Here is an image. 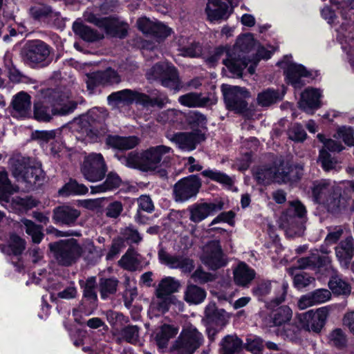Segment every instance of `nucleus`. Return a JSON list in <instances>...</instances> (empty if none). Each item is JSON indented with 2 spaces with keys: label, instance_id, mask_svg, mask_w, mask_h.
I'll list each match as a JSON object with an SVG mask.
<instances>
[{
  "label": "nucleus",
  "instance_id": "e2e57ef3",
  "mask_svg": "<svg viewBox=\"0 0 354 354\" xmlns=\"http://www.w3.org/2000/svg\"><path fill=\"white\" fill-rule=\"evenodd\" d=\"M202 175L226 185L230 186L232 185V178L227 175L220 171L207 169L202 172Z\"/></svg>",
  "mask_w": 354,
  "mask_h": 354
},
{
  "label": "nucleus",
  "instance_id": "0eeeda50",
  "mask_svg": "<svg viewBox=\"0 0 354 354\" xmlns=\"http://www.w3.org/2000/svg\"><path fill=\"white\" fill-rule=\"evenodd\" d=\"M204 342L203 335L194 326H184L170 347L174 354H194Z\"/></svg>",
  "mask_w": 354,
  "mask_h": 354
},
{
  "label": "nucleus",
  "instance_id": "3c124183",
  "mask_svg": "<svg viewBox=\"0 0 354 354\" xmlns=\"http://www.w3.org/2000/svg\"><path fill=\"white\" fill-rule=\"evenodd\" d=\"M88 188L83 184H80L76 180L70 179L58 191V194L62 196H68L69 195H82L88 192Z\"/></svg>",
  "mask_w": 354,
  "mask_h": 354
},
{
  "label": "nucleus",
  "instance_id": "bb28decb",
  "mask_svg": "<svg viewBox=\"0 0 354 354\" xmlns=\"http://www.w3.org/2000/svg\"><path fill=\"white\" fill-rule=\"evenodd\" d=\"M31 97L24 91L19 92L13 96L11 106L12 113L17 117L26 118L30 115Z\"/></svg>",
  "mask_w": 354,
  "mask_h": 354
},
{
  "label": "nucleus",
  "instance_id": "1a4fd4ad",
  "mask_svg": "<svg viewBox=\"0 0 354 354\" xmlns=\"http://www.w3.org/2000/svg\"><path fill=\"white\" fill-rule=\"evenodd\" d=\"M84 20L104 30L106 34L112 37L123 39L127 35V24L112 17H99L91 12H85Z\"/></svg>",
  "mask_w": 354,
  "mask_h": 354
},
{
  "label": "nucleus",
  "instance_id": "bf43d9fd",
  "mask_svg": "<svg viewBox=\"0 0 354 354\" xmlns=\"http://www.w3.org/2000/svg\"><path fill=\"white\" fill-rule=\"evenodd\" d=\"M139 327L136 325H128L122 328L120 335L128 343L136 344L139 340Z\"/></svg>",
  "mask_w": 354,
  "mask_h": 354
},
{
  "label": "nucleus",
  "instance_id": "37998d69",
  "mask_svg": "<svg viewBox=\"0 0 354 354\" xmlns=\"http://www.w3.org/2000/svg\"><path fill=\"white\" fill-rule=\"evenodd\" d=\"M119 281L115 277L100 278L98 283L99 291L102 299H106L118 290Z\"/></svg>",
  "mask_w": 354,
  "mask_h": 354
},
{
  "label": "nucleus",
  "instance_id": "79ce46f5",
  "mask_svg": "<svg viewBox=\"0 0 354 354\" xmlns=\"http://www.w3.org/2000/svg\"><path fill=\"white\" fill-rule=\"evenodd\" d=\"M179 102L188 107H202L209 102L208 96H203L201 93H189L179 97Z\"/></svg>",
  "mask_w": 354,
  "mask_h": 354
},
{
  "label": "nucleus",
  "instance_id": "9b49d317",
  "mask_svg": "<svg viewBox=\"0 0 354 354\" xmlns=\"http://www.w3.org/2000/svg\"><path fill=\"white\" fill-rule=\"evenodd\" d=\"M107 171V166L101 153H92L86 156L81 165V173L91 182L103 179Z\"/></svg>",
  "mask_w": 354,
  "mask_h": 354
},
{
  "label": "nucleus",
  "instance_id": "2eb2a0df",
  "mask_svg": "<svg viewBox=\"0 0 354 354\" xmlns=\"http://www.w3.org/2000/svg\"><path fill=\"white\" fill-rule=\"evenodd\" d=\"M306 208L299 201H293L280 218V226L284 229L301 228Z\"/></svg>",
  "mask_w": 354,
  "mask_h": 354
},
{
  "label": "nucleus",
  "instance_id": "13d9d810",
  "mask_svg": "<svg viewBox=\"0 0 354 354\" xmlns=\"http://www.w3.org/2000/svg\"><path fill=\"white\" fill-rule=\"evenodd\" d=\"M274 174V167H264L259 169L254 176L259 183L269 185L275 183Z\"/></svg>",
  "mask_w": 354,
  "mask_h": 354
},
{
  "label": "nucleus",
  "instance_id": "f704fd0d",
  "mask_svg": "<svg viewBox=\"0 0 354 354\" xmlns=\"http://www.w3.org/2000/svg\"><path fill=\"white\" fill-rule=\"evenodd\" d=\"M234 283L241 287L248 286L254 279L256 272L246 263L241 262L233 271Z\"/></svg>",
  "mask_w": 354,
  "mask_h": 354
},
{
  "label": "nucleus",
  "instance_id": "f8f14e48",
  "mask_svg": "<svg viewBox=\"0 0 354 354\" xmlns=\"http://www.w3.org/2000/svg\"><path fill=\"white\" fill-rule=\"evenodd\" d=\"M201 187V179L196 175H190L180 179L173 187L175 201L183 202L196 196Z\"/></svg>",
  "mask_w": 354,
  "mask_h": 354
},
{
  "label": "nucleus",
  "instance_id": "680f3d73",
  "mask_svg": "<svg viewBox=\"0 0 354 354\" xmlns=\"http://www.w3.org/2000/svg\"><path fill=\"white\" fill-rule=\"evenodd\" d=\"M288 138L297 142H304L307 136V133L304 127L297 123L293 124L288 129Z\"/></svg>",
  "mask_w": 354,
  "mask_h": 354
},
{
  "label": "nucleus",
  "instance_id": "412c9836",
  "mask_svg": "<svg viewBox=\"0 0 354 354\" xmlns=\"http://www.w3.org/2000/svg\"><path fill=\"white\" fill-rule=\"evenodd\" d=\"M335 257L340 266L348 269L354 257V239L348 236L335 247Z\"/></svg>",
  "mask_w": 354,
  "mask_h": 354
},
{
  "label": "nucleus",
  "instance_id": "774afa93",
  "mask_svg": "<svg viewBox=\"0 0 354 354\" xmlns=\"http://www.w3.org/2000/svg\"><path fill=\"white\" fill-rule=\"evenodd\" d=\"M26 242L18 235H12L10 237L9 248L15 255H20L26 248Z\"/></svg>",
  "mask_w": 354,
  "mask_h": 354
},
{
  "label": "nucleus",
  "instance_id": "4be33fe9",
  "mask_svg": "<svg viewBox=\"0 0 354 354\" xmlns=\"http://www.w3.org/2000/svg\"><path fill=\"white\" fill-rule=\"evenodd\" d=\"M80 216V211L70 205H60L53 211L54 223L67 226L74 225Z\"/></svg>",
  "mask_w": 354,
  "mask_h": 354
},
{
  "label": "nucleus",
  "instance_id": "49530a36",
  "mask_svg": "<svg viewBox=\"0 0 354 354\" xmlns=\"http://www.w3.org/2000/svg\"><path fill=\"white\" fill-rule=\"evenodd\" d=\"M80 285L83 289V297L91 304H95L97 301L96 288L98 283L95 277H90L85 281H80Z\"/></svg>",
  "mask_w": 354,
  "mask_h": 354
},
{
  "label": "nucleus",
  "instance_id": "2f4dec72",
  "mask_svg": "<svg viewBox=\"0 0 354 354\" xmlns=\"http://www.w3.org/2000/svg\"><path fill=\"white\" fill-rule=\"evenodd\" d=\"M75 34L87 42H96L104 38V34L77 20L73 24Z\"/></svg>",
  "mask_w": 354,
  "mask_h": 354
},
{
  "label": "nucleus",
  "instance_id": "c9c22d12",
  "mask_svg": "<svg viewBox=\"0 0 354 354\" xmlns=\"http://www.w3.org/2000/svg\"><path fill=\"white\" fill-rule=\"evenodd\" d=\"M336 187L328 179L315 180L311 187L313 197L315 201L320 204Z\"/></svg>",
  "mask_w": 354,
  "mask_h": 354
},
{
  "label": "nucleus",
  "instance_id": "f03ea898",
  "mask_svg": "<svg viewBox=\"0 0 354 354\" xmlns=\"http://www.w3.org/2000/svg\"><path fill=\"white\" fill-rule=\"evenodd\" d=\"M254 46L252 34H245L237 39L232 52H227V57L223 60V64L234 75L241 77L243 70L250 62L246 56Z\"/></svg>",
  "mask_w": 354,
  "mask_h": 354
},
{
  "label": "nucleus",
  "instance_id": "052dcab7",
  "mask_svg": "<svg viewBox=\"0 0 354 354\" xmlns=\"http://www.w3.org/2000/svg\"><path fill=\"white\" fill-rule=\"evenodd\" d=\"M318 161L321 163L322 168L326 171L337 169L338 164L337 160L332 157L329 152L326 151V149H320Z\"/></svg>",
  "mask_w": 354,
  "mask_h": 354
},
{
  "label": "nucleus",
  "instance_id": "5fc2aeb1",
  "mask_svg": "<svg viewBox=\"0 0 354 354\" xmlns=\"http://www.w3.org/2000/svg\"><path fill=\"white\" fill-rule=\"evenodd\" d=\"M292 311L288 306H281L277 308L272 315L274 326H281L291 320Z\"/></svg>",
  "mask_w": 354,
  "mask_h": 354
},
{
  "label": "nucleus",
  "instance_id": "ddd939ff",
  "mask_svg": "<svg viewBox=\"0 0 354 354\" xmlns=\"http://www.w3.org/2000/svg\"><path fill=\"white\" fill-rule=\"evenodd\" d=\"M202 262L209 269L216 270L226 264L220 242L217 240L209 241L203 248Z\"/></svg>",
  "mask_w": 354,
  "mask_h": 354
},
{
  "label": "nucleus",
  "instance_id": "6ab92c4d",
  "mask_svg": "<svg viewBox=\"0 0 354 354\" xmlns=\"http://www.w3.org/2000/svg\"><path fill=\"white\" fill-rule=\"evenodd\" d=\"M297 263L298 269H311L318 272L328 271L332 268L331 258L318 254H311L308 257L300 258Z\"/></svg>",
  "mask_w": 354,
  "mask_h": 354
},
{
  "label": "nucleus",
  "instance_id": "7c9ffc66",
  "mask_svg": "<svg viewBox=\"0 0 354 354\" xmlns=\"http://www.w3.org/2000/svg\"><path fill=\"white\" fill-rule=\"evenodd\" d=\"M328 212L337 214L345 206V201L342 197V189L336 187L320 203Z\"/></svg>",
  "mask_w": 354,
  "mask_h": 354
},
{
  "label": "nucleus",
  "instance_id": "393cba45",
  "mask_svg": "<svg viewBox=\"0 0 354 354\" xmlns=\"http://www.w3.org/2000/svg\"><path fill=\"white\" fill-rule=\"evenodd\" d=\"M221 208L222 205L212 203H195L188 208L189 219L192 222L199 223L205 219L212 212L220 210Z\"/></svg>",
  "mask_w": 354,
  "mask_h": 354
},
{
  "label": "nucleus",
  "instance_id": "de8ad7c7",
  "mask_svg": "<svg viewBox=\"0 0 354 354\" xmlns=\"http://www.w3.org/2000/svg\"><path fill=\"white\" fill-rule=\"evenodd\" d=\"M153 148L158 167H169L172 160L173 149L163 145L154 146Z\"/></svg>",
  "mask_w": 354,
  "mask_h": 354
},
{
  "label": "nucleus",
  "instance_id": "0e129e2a",
  "mask_svg": "<svg viewBox=\"0 0 354 354\" xmlns=\"http://www.w3.org/2000/svg\"><path fill=\"white\" fill-rule=\"evenodd\" d=\"M329 339L332 345L339 348L346 346L347 342L346 335L340 328L333 330L329 335Z\"/></svg>",
  "mask_w": 354,
  "mask_h": 354
},
{
  "label": "nucleus",
  "instance_id": "72a5a7b5",
  "mask_svg": "<svg viewBox=\"0 0 354 354\" xmlns=\"http://www.w3.org/2000/svg\"><path fill=\"white\" fill-rule=\"evenodd\" d=\"M178 333V327L174 325L165 324L158 328L154 333V339L158 348H166L170 339L174 337Z\"/></svg>",
  "mask_w": 354,
  "mask_h": 354
},
{
  "label": "nucleus",
  "instance_id": "4468645a",
  "mask_svg": "<svg viewBox=\"0 0 354 354\" xmlns=\"http://www.w3.org/2000/svg\"><path fill=\"white\" fill-rule=\"evenodd\" d=\"M328 315L326 307L317 309L315 312L308 310L299 315V320L301 326L308 331L319 333L324 327Z\"/></svg>",
  "mask_w": 354,
  "mask_h": 354
},
{
  "label": "nucleus",
  "instance_id": "a878e982",
  "mask_svg": "<svg viewBox=\"0 0 354 354\" xmlns=\"http://www.w3.org/2000/svg\"><path fill=\"white\" fill-rule=\"evenodd\" d=\"M139 95L140 92L136 90L124 89L110 94L107 101L109 105L115 108L120 104L129 105L134 102L138 104Z\"/></svg>",
  "mask_w": 354,
  "mask_h": 354
},
{
  "label": "nucleus",
  "instance_id": "20e7f679",
  "mask_svg": "<svg viewBox=\"0 0 354 354\" xmlns=\"http://www.w3.org/2000/svg\"><path fill=\"white\" fill-rule=\"evenodd\" d=\"M118 160L125 166L140 170L144 172H154L157 171L162 177L167 173L164 169H159L153 147H150L141 153L130 152L127 156H118Z\"/></svg>",
  "mask_w": 354,
  "mask_h": 354
},
{
  "label": "nucleus",
  "instance_id": "9d476101",
  "mask_svg": "<svg viewBox=\"0 0 354 354\" xmlns=\"http://www.w3.org/2000/svg\"><path fill=\"white\" fill-rule=\"evenodd\" d=\"M222 92L225 106L228 110L236 113H243L248 111L247 98L250 97V92L244 87L223 84Z\"/></svg>",
  "mask_w": 354,
  "mask_h": 354
},
{
  "label": "nucleus",
  "instance_id": "338daca9",
  "mask_svg": "<svg viewBox=\"0 0 354 354\" xmlns=\"http://www.w3.org/2000/svg\"><path fill=\"white\" fill-rule=\"evenodd\" d=\"M335 137L342 139L347 145H354V129L351 127H339Z\"/></svg>",
  "mask_w": 354,
  "mask_h": 354
},
{
  "label": "nucleus",
  "instance_id": "c03bdc74",
  "mask_svg": "<svg viewBox=\"0 0 354 354\" xmlns=\"http://www.w3.org/2000/svg\"><path fill=\"white\" fill-rule=\"evenodd\" d=\"M206 291L204 288L196 285H188L185 290L184 299L191 304H199L206 297Z\"/></svg>",
  "mask_w": 354,
  "mask_h": 354
},
{
  "label": "nucleus",
  "instance_id": "e433bc0d",
  "mask_svg": "<svg viewBox=\"0 0 354 354\" xmlns=\"http://www.w3.org/2000/svg\"><path fill=\"white\" fill-rule=\"evenodd\" d=\"M45 178V174L41 169V164L37 162L30 164L24 171L20 180L29 184L30 186L41 185Z\"/></svg>",
  "mask_w": 354,
  "mask_h": 354
},
{
  "label": "nucleus",
  "instance_id": "b1692460",
  "mask_svg": "<svg viewBox=\"0 0 354 354\" xmlns=\"http://www.w3.org/2000/svg\"><path fill=\"white\" fill-rule=\"evenodd\" d=\"M225 311L218 309L215 303H209L205 308L203 322L206 326H216L222 328L227 320Z\"/></svg>",
  "mask_w": 354,
  "mask_h": 354
},
{
  "label": "nucleus",
  "instance_id": "f3484780",
  "mask_svg": "<svg viewBox=\"0 0 354 354\" xmlns=\"http://www.w3.org/2000/svg\"><path fill=\"white\" fill-rule=\"evenodd\" d=\"M231 5L220 0H208L205 7L207 19L211 21L226 20L232 12V8L236 6L239 0H227Z\"/></svg>",
  "mask_w": 354,
  "mask_h": 354
},
{
  "label": "nucleus",
  "instance_id": "09e8293b",
  "mask_svg": "<svg viewBox=\"0 0 354 354\" xmlns=\"http://www.w3.org/2000/svg\"><path fill=\"white\" fill-rule=\"evenodd\" d=\"M9 164L12 175L20 180L30 162L29 158L17 156L10 159Z\"/></svg>",
  "mask_w": 354,
  "mask_h": 354
},
{
  "label": "nucleus",
  "instance_id": "5701e85b",
  "mask_svg": "<svg viewBox=\"0 0 354 354\" xmlns=\"http://www.w3.org/2000/svg\"><path fill=\"white\" fill-rule=\"evenodd\" d=\"M205 138L204 133L199 130H196L191 132L177 133L174 135L172 140L178 145L179 148L192 151Z\"/></svg>",
  "mask_w": 354,
  "mask_h": 354
},
{
  "label": "nucleus",
  "instance_id": "603ef678",
  "mask_svg": "<svg viewBox=\"0 0 354 354\" xmlns=\"http://www.w3.org/2000/svg\"><path fill=\"white\" fill-rule=\"evenodd\" d=\"M283 94L278 90L268 88L257 96L258 104L262 106H268L283 98Z\"/></svg>",
  "mask_w": 354,
  "mask_h": 354
},
{
  "label": "nucleus",
  "instance_id": "8fccbe9b",
  "mask_svg": "<svg viewBox=\"0 0 354 354\" xmlns=\"http://www.w3.org/2000/svg\"><path fill=\"white\" fill-rule=\"evenodd\" d=\"M21 223L24 226L26 234L31 236L32 242L39 243L44 236L43 227L26 218L21 219Z\"/></svg>",
  "mask_w": 354,
  "mask_h": 354
},
{
  "label": "nucleus",
  "instance_id": "f257e3e1",
  "mask_svg": "<svg viewBox=\"0 0 354 354\" xmlns=\"http://www.w3.org/2000/svg\"><path fill=\"white\" fill-rule=\"evenodd\" d=\"M77 103L70 93L59 89H41L33 104L34 118L48 122L55 116H65L73 113Z\"/></svg>",
  "mask_w": 354,
  "mask_h": 354
},
{
  "label": "nucleus",
  "instance_id": "cd10ccee",
  "mask_svg": "<svg viewBox=\"0 0 354 354\" xmlns=\"http://www.w3.org/2000/svg\"><path fill=\"white\" fill-rule=\"evenodd\" d=\"M331 297L330 292L327 289H317L302 296L298 301V307L301 310L306 309L311 306L324 303Z\"/></svg>",
  "mask_w": 354,
  "mask_h": 354
},
{
  "label": "nucleus",
  "instance_id": "4d7b16f0",
  "mask_svg": "<svg viewBox=\"0 0 354 354\" xmlns=\"http://www.w3.org/2000/svg\"><path fill=\"white\" fill-rule=\"evenodd\" d=\"M80 257L83 256L89 262L96 261L101 256L93 242L91 241H86L82 245H80Z\"/></svg>",
  "mask_w": 354,
  "mask_h": 354
},
{
  "label": "nucleus",
  "instance_id": "c756f323",
  "mask_svg": "<svg viewBox=\"0 0 354 354\" xmlns=\"http://www.w3.org/2000/svg\"><path fill=\"white\" fill-rule=\"evenodd\" d=\"M321 93L315 88H306L301 95L299 107L307 113H313L314 109L320 107Z\"/></svg>",
  "mask_w": 354,
  "mask_h": 354
},
{
  "label": "nucleus",
  "instance_id": "58836bf2",
  "mask_svg": "<svg viewBox=\"0 0 354 354\" xmlns=\"http://www.w3.org/2000/svg\"><path fill=\"white\" fill-rule=\"evenodd\" d=\"M343 3L349 7V11L342 16L344 21L341 25V32L346 38L354 39V36L349 37V34L354 32V0H346Z\"/></svg>",
  "mask_w": 354,
  "mask_h": 354
},
{
  "label": "nucleus",
  "instance_id": "a211bd4d",
  "mask_svg": "<svg viewBox=\"0 0 354 354\" xmlns=\"http://www.w3.org/2000/svg\"><path fill=\"white\" fill-rule=\"evenodd\" d=\"M39 203V201L32 196L21 198L15 196L11 198L9 195L0 198V205L10 212L21 214L29 209L37 207Z\"/></svg>",
  "mask_w": 354,
  "mask_h": 354
},
{
  "label": "nucleus",
  "instance_id": "4c0bfd02",
  "mask_svg": "<svg viewBox=\"0 0 354 354\" xmlns=\"http://www.w3.org/2000/svg\"><path fill=\"white\" fill-rule=\"evenodd\" d=\"M180 283L178 280L171 277L162 278L158 284L156 290V296L162 297L163 295L170 296L171 294L178 291Z\"/></svg>",
  "mask_w": 354,
  "mask_h": 354
},
{
  "label": "nucleus",
  "instance_id": "7ed1b4c3",
  "mask_svg": "<svg viewBox=\"0 0 354 354\" xmlns=\"http://www.w3.org/2000/svg\"><path fill=\"white\" fill-rule=\"evenodd\" d=\"M21 55L23 62L30 68H44L53 61V48L42 40H30L23 46Z\"/></svg>",
  "mask_w": 354,
  "mask_h": 354
},
{
  "label": "nucleus",
  "instance_id": "a18cd8bd",
  "mask_svg": "<svg viewBox=\"0 0 354 354\" xmlns=\"http://www.w3.org/2000/svg\"><path fill=\"white\" fill-rule=\"evenodd\" d=\"M139 256L134 249L129 248L122 257L118 263L121 268L128 271H136L140 264V261L138 259Z\"/></svg>",
  "mask_w": 354,
  "mask_h": 354
},
{
  "label": "nucleus",
  "instance_id": "6e6d98bb",
  "mask_svg": "<svg viewBox=\"0 0 354 354\" xmlns=\"http://www.w3.org/2000/svg\"><path fill=\"white\" fill-rule=\"evenodd\" d=\"M331 291L338 295H348L351 292V286L338 276L331 277L328 281Z\"/></svg>",
  "mask_w": 354,
  "mask_h": 354
},
{
  "label": "nucleus",
  "instance_id": "69168bd1",
  "mask_svg": "<svg viewBox=\"0 0 354 354\" xmlns=\"http://www.w3.org/2000/svg\"><path fill=\"white\" fill-rule=\"evenodd\" d=\"M315 281L308 273L301 272L295 274L293 278L294 286L297 289L306 288Z\"/></svg>",
  "mask_w": 354,
  "mask_h": 354
},
{
  "label": "nucleus",
  "instance_id": "473e14b6",
  "mask_svg": "<svg viewBox=\"0 0 354 354\" xmlns=\"http://www.w3.org/2000/svg\"><path fill=\"white\" fill-rule=\"evenodd\" d=\"M106 144L114 149L119 150H129L136 147L140 139L137 136H120L109 135L106 138Z\"/></svg>",
  "mask_w": 354,
  "mask_h": 354
},
{
  "label": "nucleus",
  "instance_id": "423d86ee",
  "mask_svg": "<svg viewBox=\"0 0 354 354\" xmlns=\"http://www.w3.org/2000/svg\"><path fill=\"white\" fill-rule=\"evenodd\" d=\"M48 248L54 261L60 266H71L80 258V244L73 238L50 243Z\"/></svg>",
  "mask_w": 354,
  "mask_h": 354
},
{
  "label": "nucleus",
  "instance_id": "864d4df0",
  "mask_svg": "<svg viewBox=\"0 0 354 354\" xmlns=\"http://www.w3.org/2000/svg\"><path fill=\"white\" fill-rule=\"evenodd\" d=\"M242 341L236 335H227L221 343V354H234L241 348Z\"/></svg>",
  "mask_w": 354,
  "mask_h": 354
},
{
  "label": "nucleus",
  "instance_id": "a19ab883",
  "mask_svg": "<svg viewBox=\"0 0 354 354\" xmlns=\"http://www.w3.org/2000/svg\"><path fill=\"white\" fill-rule=\"evenodd\" d=\"M121 183L122 180L118 174L111 171L107 174L106 180L103 183L91 187V193L97 194L112 191L118 188Z\"/></svg>",
  "mask_w": 354,
  "mask_h": 354
},
{
  "label": "nucleus",
  "instance_id": "39448f33",
  "mask_svg": "<svg viewBox=\"0 0 354 354\" xmlns=\"http://www.w3.org/2000/svg\"><path fill=\"white\" fill-rule=\"evenodd\" d=\"M118 160L125 166L140 170L144 172H154L157 171L162 177L167 173L164 169H159L153 147H150L141 153L130 152L127 156H118Z\"/></svg>",
  "mask_w": 354,
  "mask_h": 354
},
{
  "label": "nucleus",
  "instance_id": "dca6fc26",
  "mask_svg": "<svg viewBox=\"0 0 354 354\" xmlns=\"http://www.w3.org/2000/svg\"><path fill=\"white\" fill-rule=\"evenodd\" d=\"M158 259L161 263L171 269H180L184 274L191 273L195 268L193 259L183 255H171L163 248L158 251Z\"/></svg>",
  "mask_w": 354,
  "mask_h": 354
},
{
  "label": "nucleus",
  "instance_id": "ea45409f",
  "mask_svg": "<svg viewBox=\"0 0 354 354\" xmlns=\"http://www.w3.org/2000/svg\"><path fill=\"white\" fill-rule=\"evenodd\" d=\"M284 73L288 82L295 87H300L301 85V77L308 75L307 71L303 66L294 63L289 64Z\"/></svg>",
  "mask_w": 354,
  "mask_h": 354
},
{
  "label": "nucleus",
  "instance_id": "6e6552de",
  "mask_svg": "<svg viewBox=\"0 0 354 354\" xmlns=\"http://www.w3.org/2000/svg\"><path fill=\"white\" fill-rule=\"evenodd\" d=\"M146 77L149 81H158L162 86L174 93L183 87L178 70L171 64H156L147 71Z\"/></svg>",
  "mask_w": 354,
  "mask_h": 354
},
{
  "label": "nucleus",
  "instance_id": "c85d7f7f",
  "mask_svg": "<svg viewBox=\"0 0 354 354\" xmlns=\"http://www.w3.org/2000/svg\"><path fill=\"white\" fill-rule=\"evenodd\" d=\"M148 93V95L140 93L138 104L142 105L144 107L157 106L162 109L169 102L166 95L156 89L149 91Z\"/></svg>",
  "mask_w": 354,
  "mask_h": 354
},
{
  "label": "nucleus",
  "instance_id": "aec40b11",
  "mask_svg": "<svg viewBox=\"0 0 354 354\" xmlns=\"http://www.w3.org/2000/svg\"><path fill=\"white\" fill-rule=\"evenodd\" d=\"M120 82V77L118 73L109 68L105 71H97L87 75V88L93 90L99 85L118 84Z\"/></svg>",
  "mask_w": 354,
  "mask_h": 354
}]
</instances>
